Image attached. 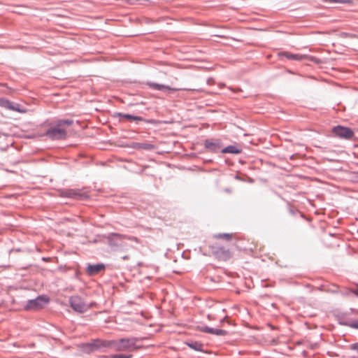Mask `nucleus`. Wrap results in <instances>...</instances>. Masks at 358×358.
<instances>
[{
  "instance_id": "21",
  "label": "nucleus",
  "mask_w": 358,
  "mask_h": 358,
  "mask_svg": "<svg viewBox=\"0 0 358 358\" xmlns=\"http://www.w3.org/2000/svg\"><path fill=\"white\" fill-rule=\"evenodd\" d=\"M113 237H115V238H118L119 239H124L126 238L125 236L124 235H121V234H113L111 235Z\"/></svg>"
},
{
  "instance_id": "14",
  "label": "nucleus",
  "mask_w": 358,
  "mask_h": 358,
  "mask_svg": "<svg viewBox=\"0 0 358 358\" xmlns=\"http://www.w3.org/2000/svg\"><path fill=\"white\" fill-rule=\"evenodd\" d=\"M302 57L303 61L311 62L317 64H321L322 62L320 59L308 55H302Z\"/></svg>"
},
{
  "instance_id": "17",
  "label": "nucleus",
  "mask_w": 358,
  "mask_h": 358,
  "mask_svg": "<svg viewBox=\"0 0 358 358\" xmlns=\"http://www.w3.org/2000/svg\"><path fill=\"white\" fill-rule=\"evenodd\" d=\"M224 152H227V153H235V154H238V153L241 152V151L238 149H237L234 146H231V145L227 147L224 150Z\"/></svg>"
},
{
  "instance_id": "22",
  "label": "nucleus",
  "mask_w": 358,
  "mask_h": 358,
  "mask_svg": "<svg viewBox=\"0 0 358 358\" xmlns=\"http://www.w3.org/2000/svg\"><path fill=\"white\" fill-rule=\"evenodd\" d=\"M205 145H206V148H212L215 145L214 143H210L208 141H206Z\"/></svg>"
},
{
  "instance_id": "16",
  "label": "nucleus",
  "mask_w": 358,
  "mask_h": 358,
  "mask_svg": "<svg viewBox=\"0 0 358 358\" xmlns=\"http://www.w3.org/2000/svg\"><path fill=\"white\" fill-rule=\"evenodd\" d=\"M217 239H224L226 241H231L232 239L231 234H218L214 236Z\"/></svg>"
},
{
  "instance_id": "8",
  "label": "nucleus",
  "mask_w": 358,
  "mask_h": 358,
  "mask_svg": "<svg viewBox=\"0 0 358 358\" xmlns=\"http://www.w3.org/2000/svg\"><path fill=\"white\" fill-rule=\"evenodd\" d=\"M150 88L154 89L156 90L160 91H169V92H176L178 90L177 88H172L169 86L164 85H160L155 83L148 82L146 84Z\"/></svg>"
},
{
  "instance_id": "15",
  "label": "nucleus",
  "mask_w": 358,
  "mask_h": 358,
  "mask_svg": "<svg viewBox=\"0 0 358 358\" xmlns=\"http://www.w3.org/2000/svg\"><path fill=\"white\" fill-rule=\"evenodd\" d=\"M187 345L192 349L197 351H201L203 345L198 342L187 343Z\"/></svg>"
},
{
  "instance_id": "24",
  "label": "nucleus",
  "mask_w": 358,
  "mask_h": 358,
  "mask_svg": "<svg viewBox=\"0 0 358 358\" xmlns=\"http://www.w3.org/2000/svg\"><path fill=\"white\" fill-rule=\"evenodd\" d=\"M354 293H355L357 296H358V289H357V290H355V291L354 292Z\"/></svg>"
},
{
  "instance_id": "2",
  "label": "nucleus",
  "mask_w": 358,
  "mask_h": 358,
  "mask_svg": "<svg viewBox=\"0 0 358 358\" xmlns=\"http://www.w3.org/2000/svg\"><path fill=\"white\" fill-rule=\"evenodd\" d=\"M136 338H122L113 341L111 345L117 351H131L136 348Z\"/></svg>"
},
{
  "instance_id": "4",
  "label": "nucleus",
  "mask_w": 358,
  "mask_h": 358,
  "mask_svg": "<svg viewBox=\"0 0 358 358\" xmlns=\"http://www.w3.org/2000/svg\"><path fill=\"white\" fill-rule=\"evenodd\" d=\"M49 301L47 297L41 296L36 299L30 300L26 306L27 310H38L44 307Z\"/></svg>"
},
{
  "instance_id": "5",
  "label": "nucleus",
  "mask_w": 358,
  "mask_h": 358,
  "mask_svg": "<svg viewBox=\"0 0 358 358\" xmlns=\"http://www.w3.org/2000/svg\"><path fill=\"white\" fill-rule=\"evenodd\" d=\"M211 248L214 255L220 260L226 261L232 257V253L229 249L219 245H214Z\"/></svg>"
},
{
  "instance_id": "6",
  "label": "nucleus",
  "mask_w": 358,
  "mask_h": 358,
  "mask_svg": "<svg viewBox=\"0 0 358 358\" xmlns=\"http://www.w3.org/2000/svg\"><path fill=\"white\" fill-rule=\"evenodd\" d=\"M332 132L340 138L347 139H350L354 136V132L351 129L342 126L334 127L332 129Z\"/></svg>"
},
{
  "instance_id": "25",
  "label": "nucleus",
  "mask_w": 358,
  "mask_h": 358,
  "mask_svg": "<svg viewBox=\"0 0 358 358\" xmlns=\"http://www.w3.org/2000/svg\"><path fill=\"white\" fill-rule=\"evenodd\" d=\"M357 38H358V36H357Z\"/></svg>"
},
{
  "instance_id": "11",
  "label": "nucleus",
  "mask_w": 358,
  "mask_h": 358,
  "mask_svg": "<svg viewBox=\"0 0 358 358\" xmlns=\"http://www.w3.org/2000/svg\"><path fill=\"white\" fill-rule=\"evenodd\" d=\"M279 56L285 57L290 60L303 61L302 55L300 54H292L288 52H283L279 53Z\"/></svg>"
},
{
  "instance_id": "20",
  "label": "nucleus",
  "mask_w": 358,
  "mask_h": 358,
  "mask_svg": "<svg viewBox=\"0 0 358 358\" xmlns=\"http://www.w3.org/2000/svg\"><path fill=\"white\" fill-rule=\"evenodd\" d=\"M131 355H115L111 357V358H130Z\"/></svg>"
},
{
  "instance_id": "7",
  "label": "nucleus",
  "mask_w": 358,
  "mask_h": 358,
  "mask_svg": "<svg viewBox=\"0 0 358 358\" xmlns=\"http://www.w3.org/2000/svg\"><path fill=\"white\" fill-rule=\"evenodd\" d=\"M196 329L200 331H202V332L215 334L217 336H225L227 334V331L225 330L217 329H215L210 328L208 327H197Z\"/></svg>"
},
{
  "instance_id": "3",
  "label": "nucleus",
  "mask_w": 358,
  "mask_h": 358,
  "mask_svg": "<svg viewBox=\"0 0 358 358\" xmlns=\"http://www.w3.org/2000/svg\"><path fill=\"white\" fill-rule=\"evenodd\" d=\"M70 305L75 311L78 313H84L90 307L78 296H74L70 299Z\"/></svg>"
},
{
  "instance_id": "23",
  "label": "nucleus",
  "mask_w": 358,
  "mask_h": 358,
  "mask_svg": "<svg viewBox=\"0 0 358 358\" xmlns=\"http://www.w3.org/2000/svg\"><path fill=\"white\" fill-rule=\"evenodd\" d=\"M129 240H132V241H138V238H136V237H131V238H129Z\"/></svg>"
},
{
  "instance_id": "1",
  "label": "nucleus",
  "mask_w": 358,
  "mask_h": 358,
  "mask_svg": "<svg viewBox=\"0 0 358 358\" xmlns=\"http://www.w3.org/2000/svg\"><path fill=\"white\" fill-rule=\"evenodd\" d=\"M72 120H59L55 126L50 127L45 135L51 139L58 140L64 139L66 137V131L65 126H70Z\"/></svg>"
},
{
  "instance_id": "9",
  "label": "nucleus",
  "mask_w": 358,
  "mask_h": 358,
  "mask_svg": "<svg viewBox=\"0 0 358 358\" xmlns=\"http://www.w3.org/2000/svg\"><path fill=\"white\" fill-rule=\"evenodd\" d=\"M0 104L1 106L8 108L11 110L17 111L19 113H25V110L20 109L18 107V105H14L10 101L6 100V99H1L0 100Z\"/></svg>"
},
{
  "instance_id": "13",
  "label": "nucleus",
  "mask_w": 358,
  "mask_h": 358,
  "mask_svg": "<svg viewBox=\"0 0 358 358\" xmlns=\"http://www.w3.org/2000/svg\"><path fill=\"white\" fill-rule=\"evenodd\" d=\"M133 148H138V149H144V150H150L154 148V146L148 143H135Z\"/></svg>"
},
{
  "instance_id": "18",
  "label": "nucleus",
  "mask_w": 358,
  "mask_h": 358,
  "mask_svg": "<svg viewBox=\"0 0 358 358\" xmlns=\"http://www.w3.org/2000/svg\"><path fill=\"white\" fill-rule=\"evenodd\" d=\"M327 2L331 3H347L350 4L352 2V0H324Z\"/></svg>"
},
{
  "instance_id": "19",
  "label": "nucleus",
  "mask_w": 358,
  "mask_h": 358,
  "mask_svg": "<svg viewBox=\"0 0 358 358\" xmlns=\"http://www.w3.org/2000/svg\"><path fill=\"white\" fill-rule=\"evenodd\" d=\"M348 326L351 328L358 329V320L352 321L348 324Z\"/></svg>"
},
{
  "instance_id": "12",
  "label": "nucleus",
  "mask_w": 358,
  "mask_h": 358,
  "mask_svg": "<svg viewBox=\"0 0 358 358\" xmlns=\"http://www.w3.org/2000/svg\"><path fill=\"white\" fill-rule=\"evenodd\" d=\"M117 115L120 117H121L122 119L127 120L129 121H140V120H143L141 117L134 116V115H129V114L118 113Z\"/></svg>"
},
{
  "instance_id": "10",
  "label": "nucleus",
  "mask_w": 358,
  "mask_h": 358,
  "mask_svg": "<svg viewBox=\"0 0 358 358\" xmlns=\"http://www.w3.org/2000/svg\"><path fill=\"white\" fill-rule=\"evenodd\" d=\"M104 268L105 266L102 264L89 265L87 266V272L90 275H94L103 271Z\"/></svg>"
}]
</instances>
